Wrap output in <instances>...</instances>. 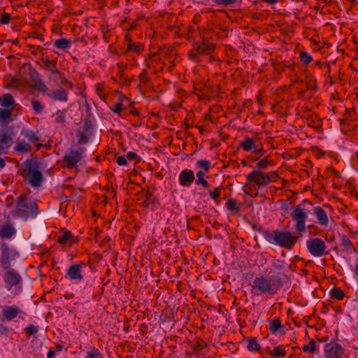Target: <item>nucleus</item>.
<instances>
[{
  "label": "nucleus",
  "mask_w": 358,
  "mask_h": 358,
  "mask_svg": "<svg viewBox=\"0 0 358 358\" xmlns=\"http://www.w3.org/2000/svg\"><path fill=\"white\" fill-rule=\"evenodd\" d=\"M292 221L295 222L294 229L298 235L292 233L289 231L275 230H263L262 231L264 239L269 243L278 245L287 250L293 249L294 245L301 237L302 234L306 232V222L308 220V215L307 210L301 205H297L293 209L291 213ZM315 227L313 225H308V229Z\"/></svg>",
  "instance_id": "nucleus-1"
},
{
  "label": "nucleus",
  "mask_w": 358,
  "mask_h": 358,
  "mask_svg": "<svg viewBox=\"0 0 358 358\" xmlns=\"http://www.w3.org/2000/svg\"><path fill=\"white\" fill-rule=\"evenodd\" d=\"M40 166L41 162L36 157L26 159L22 166V176L24 182L35 189L41 187L43 180Z\"/></svg>",
  "instance_id": "nucleus-2"
},
{
  "label": "nucleus",
  "mask_w": 358,
  "mask_h": 358,
  "mask_svg": "<svg viewBox=\"0 0 358 358\" xmlns=\"http://www.w3.org/2000/svg\"><path fill=\"white\" fill-rule=\"evenodd\" d=\"M282 286V280L280 277L271 280L264 275L256 277L252 285V294L256 296H273Z\"/></svg>",
  "instance_id": "nucleus-3"
},
{
  "label": "nucleus",
  "mask_w": 358,
  "mask_h": 358,
  "mask_svg": "<svg viewBox=\"0 0 358 358\" xmlns=\"http://www.w3.org/2000/svg\"><path fill=\"white\" fill-rule=\"evenodd\" d=\"M14 213L20 217L27 220L35 218L39 213V210L36 201L29 199L25 194H21L17 198Z\"/></svg>",
  "instance_id": "nucleus-4"
},
{
  "label": "nucleus",
  "mask_w": 358,
  "mask_h": 358,
  "mask_svg": "<svg viewBox=\"0 0 358 358\" xmlns=\"http://www.w3.org/2000/svg\"><path fill=\"white\" fill-rule=\"evenodd\" d=\"M20 135L23 136V138H18L13 148V152L18 155L31 152L32 149L31 143L41 141V138L38 136V132H35L29 129H22Z\"/></svg>",
  "instance_id": "nucleus-5"
},
{
  "label": "nucleus",
  "mask_w": 358,
  "mask_h": 358,
  "mask_svg": "<svg viewBox=\"0 0 358 358\" xmlns=\"http://www.w3.org/2000/svg\"><path fill=\"white\" fill-rule=\"evenodd\" d=\"M20 256V253L15 248L6 241L0 242V267L2 269L12 268Z\"/></svg>",
  "instance_id": "nucleus-6"
},
{
  "label": "nucleus",
  "mask_w": 358,
  "mask_h": 358,
  "mask_svg": "<svg viewBox=\"0 0 358 358\" xmlns=\"http://www.w3.org/2000/svg\"><path fill=\"white\" fill-rule=\"evenodd\" d=\"M278 177L276 172L263 173L257 169H253L252 171L245 175L248 182L255 184L259 188L266 187L269 183L275 182Z\"/></svg>",
  "instance_id": "nucleus-7"
},
{
  "label": "nucleus",
  "mask_w": 358,
  "mask_h": 358,
  "mask_svg": "<svg viewBox=\"0 0 358 358\" xmlns=\"http://www.w3.org/2000/svg\"><path fill=\"white\" fill-rule=\"evenodd\" d=\"M215 49L214 43L202 40L201 42L196 43L192 49L188 53V58L195 62L200 61L201 55H208L212 54Z\"/></svg>",
  "instance_id": "nucleus-8"
},
{
  "label": "nucleus",
  "mask_w": 358,
  "mask_h": 358,
  "mask_svg": "<svg viewBox=\"0 0 358 358\" xmlns=\"http://www.w3.org/2000/svg\"><path fill=\"white\" fill-rule=\"evenodd\" d=\"M306 248L310 255L315 257H321L329 253L325 242L320 238H313L308 240Z\"/></svg>",
  "instance_id": "nucleus-9"
},
{
  "label": "nucleus",
  "mask_w": 358,
  "mask_h": 358,
  "mask_svg": "<svg viewBox=\"0 0 358 358\" xmlns=\"http://www.w3.org/2000/svg\"><path fill=\"white\" fill-rule=\"evenodd\" d=\"M85 149L78 148L76 149H71L63 156V162L64 167L68 169H73L76 164L80 162L84 157Z\"/></svg>",
  "instance_id": "nucleus-10"
},
{
  "label": "nucleus",
  "mask_w": 358,
  "mask_h": 358,
  "mask_svg": "<svg viewBox=\"0 0 358 358\" xmlns=\"http://www.w3.org/2000/svg\"><path fill=\"white\" fill-rule=\"evenodd\" d=\"M194 91L199 99L209 100L214 92L213 85L208 80H201L194 85Z\"/></svg>",
  "instance_id": "nucleus-11"
},
{
  "label": "nucleus",
  "mask_w": 358,
  "mask_h": 358,
  "mask_svg": "<svg viewBox=\"0 0 358 358\" xmlns=\"http://www.w3.org/2000/svg\"><path fill=\"white\" fill-rule=\"evenodd\" d=\"M6 272L3 274V280L5 283L6 288L9 291L13 287H16L22 283V278L20 273L13 269L12 268L8 269H3Z\"/></svg>",
  "instance_id": "nucleus-12"
},
{
  "label": "nucleus",
  "mask_w": 358,
  "mask_h": 358,
  "mask_svg": "<svg viewBox=\"0 0 358 358\" xmlns=\"http://www.w3.org/2000/svg\"><path fill=\"white\" fill-rule=\"evenodd\" d=\"M14 131L13 127L0 128V147L7 154L10 148L13 144Z\"/></svg>",
  "instance_id": "nucleus-13"
},
{
  "label": "nucleus",
  "mask_w": 358,
  "mask_h": 358,
  "mask_svg": "<svg viewBox=\"0 0 358 358\" xmlns=\"http://www.w3.org/2000/svg\"><path fill=\"white\" fill-rule=\"evenodd\" d=\"M344 354V348L338 343L331 341L324 345V355L325 358H343Z\"/></svg>",
  "instance_id": "nucleus-14"
},
{
  "label": "nucleus",
  "mask_w": 358,
  "mask_h": 358,
  "mask_svg": "<svg viewBox=\"0 0 358 358\" xmlns=\"http://www.w3.org/2000/svg\"><path fill=\"white\" fill-rule=\"evenodd\" d=\"M85 266L86 264L83 262L70 266L65 277L69 278L71 280L75 281L76 282H82L84 279L83 267Z\"/></svg>",
  "instance_id": "nucleus-15"
},
{
  "label": "nucleus",
  "mask_w": 358,
  "mask_h": 358,
  "mask_svg": "<svg viewBox=\"0 0 358 358\" xmlns=\"http://www.w3.org/2000/svg\"><path fill=\"white\" fill-rule=\"evenodd\" d=\"M22 313V311L20 308L16 305L5 306L2 308L0 320H5L9 322L13 320L17 316L22 318V320H24V317L20 315Z\"/></svg>",
  "instance_id": "nucleus-16"
},
{
  "label": "nucleus",
  "mask_w": 358,
  "mask_h": 358,
  "mask_svg": "<svg viewBox=\"0 0 358 358\" xmlns=\"http://www.w3.org/2000/svg\"><path fill=\"white\" fill-rule=\"evenodd\" d=\"M239 146L245 152L252 151L255 154H261L264 152L262 144H255V141L248 136L240 142Z\"/></svg>",
  "instance_id": "nucleus-17"
},
{
  "label": "nucleus",
  "mask_w": 358,
  "mask_h": 358,
  "mask_svg": "<svg viewBox=\"0 0 358 358\" xmlns=\"http://www.w3.org/2000/svg\"><path fill=\"white\" fill-rule=\"evenodd\" d=\"M16 234L17 230L11 221L7 220L0 224V239L1 241L12 239L16 236Z\"/></svg>",
  "instance_id": "nucleus-18"
},
{
  "label": "nucleus",
  "mask_w": 358,
  "mask_h": 358,
  "mask_svg": "<svg viewBox=\"0 0 358 358\" xmlns=\"http://www.w3.org/2000/svg\"><path fill=\"white\" fill-rule=\"evenodd\" d=\"M145 66L144 69H147L148 71H152L153 73L162 71L164 68V64L155 54L149 55L145 59Z\"/></svg>",
  "instance_id": "nucleus-19"
},
{
  "label": "nucleus",
  "mask_w": 358,
  "mask_h": 358,
  "mask_svg": "<svg viewBox=\"0 0 358 358\" xmlns=\"http://www.w3.org/2000/svg\"><path fill=\"white\" fill-rule=\"evenodd\" d=\"M30 76L32 83L31 87L34 90L41 92H46L48 91V87L42 80L41 77L37 71L34 69L32 70L30 72Z\"/></svg>",
  "instance_id": "nucleus-20"
},
{
  "label": "nucleus",
  "mask_w": 358,
  "mask_h": 358,
  "mask_svg": "<svg viewBox=\"0 0 358 358\" xmlns=\"http://www.w3.org/2000/svg\"><path fill=\"white\" fill-rule=\"evenodd\" d=\"M195 179L194 171L191 169H185L182 170L178 177V181L182 187H189Z\"/></svg>",
  "instance_id": "nucleus-21"
},
{
  "label": "nucleus",
  "mask_w": 358,
  "mask_h": 358,
  "mask_svg": "<svg viewBox=\"0 0 358 358\" xmlns=\"http://www.w3.org/2000/svg\"><path fill=\"white\" fill-rule=\"evenodd\" d=\"M46 96L60 102H67L69 100L68 92L64 89L51 90L46 93Z\"/></svg>",
  "instance_id": "nucleus-22"
},
{
  "label": "nucleus",
  "mask_w": 358,
  "mask_h": 358,
  "mask_svg": "<svg viewBox=\"0 0 358 358\" xmlns=\"http://www.w3.org/2000/svg\"><path fill=\"white\" fill-rule=\"evenodd\" d=\"M144 50V45L141 43L130 41L127 43V49L124 51L125 55H139Z\"/></svg>",
  "instance_id": "nucleus-23"
},
{
  "label": "nucleus",
  "mask_w": 358,
  "mask_h": 358,
  "mask_svg": "<svg viewBox=\"0 0 358 358\" xmlns=\"http://www.w3.org/2000/svg\"><path fill=\"white\" fill-rule=\"evenodd\" d=\"M41 61L43 63V67L48 70L51 75H60V71L57 67V61L50 60L47 57L42 55Z\"/></svg>",
  "instance_id": "nucleus-24"
},
{
  "label": "nucleus",
  "mask_w": 358,
  "mask_h": 358,
  "mask_svg": "<svg viewBox=\"0 0 358 358\" xmlns=\"http://www.w3.org/2000/svg\"><path fill=\"white\" fill-rule=\"evenodd\" d=\"M13 110L9 108H0V125L3 127L10 123L13 119L12 118V112Z\"/></svg>",
  "instance_id": "nucleus-25"
},
{
  "label": "nucleus",
  "mask_w": 358,
  "mask_h": 358,
  "mask_svg": "<svg viewBox=\"0 0 358 358\" xmlns=\"http://www.w3.org/2000/svg\"><path fill=\"white\" fill-rule=\"evenodd\" d=\"M137 80L138 81V88L139 90L147 89L150 86L151 81L147 69H143L142 72L137 77Z\"/></svg>",
  "instance_id": "nucleus-26"
},
{
  "label": "nucleus",
  "mask_w": 358,
  "mask_h": 358,
  "mask_svg": "<svg viewBox=\"0 0 358 358\" xmlns=\"http://www.w3.org/2000/svg\"><path fill=\"white\" fill-rule=\"evenodd\" d=\"M313 210L318 223L324 227L328 226L329 220L326 211L320 206L315 207Z\"/></svg>",
  "instance_id": "nucleus-27"
},
{
  "label": "nucleus",
  "mask_w": 358,
  "mask_h": 358,
  "mask_svg": "<svg viewBox=\"0 0 358 358\" xmlns=\"http://www.w3.org/2000/svg\"><path fill=\"white\" fill-rule=\"evenodd\" d=\"M74 236L71 231L66 230L58 236L57 242L63 246H71Z\"/></svg>",
  "instance_id": "nucleus-28"
},
{
  "label": "nucleus",
  "mask_w": 358,
  "mask_h": 358,
  "mask_svg": "<svg viewBox=\"0 0 358 358\" xmlns=\"http://www.w3.org/2000/svg\"><path fill=\"white\" fill-rule=\"evenodd\" d=\"M0 105L4 108L14 110L15 107V103L13 95L9 93H6L1 96Z\"/></svg>",
  "instance_id": "nucleus-29"
},
{
  "label": "nucleus",
  "mask_w": 358,
  "mask_h": 358,
  "mask_svg": "<svg viewBox=\"0 0 358 358\" xmlns=\"http://www.w3.org/2000/svg\"><path fill=\"white\" fill-rule=\"evenodd\" d=\"M204 5H212L220 7H227L237 2V0H202Z\"/></svg>",
  "instance_id": "nucleus-30"
},
{
  "label": "nucleus",
  "mask_w": 358,
  "mask_h": 358,
  "mask_svg": "<svg viewBox=\"0 0 358 358\" xmlns=\"http://www.w3.org/2000/svg\"><path fill=\"white\" fill-rule=\"evenodd\" d=\"M287 345H278L275 346L272 350H269L268 354L275 358H282L287 355V351L285 350V348Z\"/></svg>",
  "instance_id": "nucleus-31"
},
{
  "label": "nucleus",
  "mask_w": 358,
  "mask_h": 358,
  "mask_svg": "<svg viewBox=\"0 0 358 358\" xmlns=\"http://www.w3.org/2000/svg\"><path fill=\"white\" fill-rule=\"evenodd\" d=\"M269 322L268 329L272 334H275L278 331L284 333L283 329L285 327L281 324V322L279 318H275Z\"/></svg>",
  "instance_id": "nucleus-32"
},
{
  "label": "nucleus",
  "mask_w": 358,
  "mask_h": 358,
  "mask_svg": "<svg viewBox=\"0 0 358 358\" xmlns=\"http://www.w3.org/2000/svg\"><path fill=\"white\" fill-rule=\"evenodd\" d=\"M72 44V41L67 38H60L55 40L53 43V46L62 50L69 49Z\"/></svg>",
  "instance_id": "nucleus-33"
},
{
  "label": "nucleus",
  "mask_w": 358,
  "mask_h": 358,
  "mask_svg": "<svg viewBox=\"0 0 358 358\" xmlns=\"http://www.w3.org/2000/svg\"><path fill=\"white\" fill-rule=\"evenodd\" d=\"M222 189H224V187L221 185L220 187H215L213 189H210L208 191L210 197L216 203H219L220 202V197Z\"/></svg>",
  "instance_id": "nucleus-34"
},
{
  "label": "nucleus",
  "mask_w": 358,
  "mask_h": 358,
  "mask_svg": "<svg viewBox=\"0 0 358 358\" xmlns=\"http://www.w3.org/2000/svg\"><path fill=\"white\" fill-rule=\"evenodd\" d=\"M241 203H238L236 199H230L226 203V208L229 211L238 213L241 210Z\"/></svg>",
  "instance_id": "nucleus-35"
},
{
  "label": "nucleus",
  "mask_w": 358,
  "mask_h": 358,
  "mask_svg": "<svg viewBox=\"0 0 358 358\" xmlns=\"http://www.w3.org/2000/svg\"><path fill=\"white\" fill-rule=\"evenodd\" d=\"M247 349L250 352H257L261 349V346L256 337H251L248 339Z\"/></svg>",
  "instance_id": "nucleus-36"
},
{
  "label": "nucleus",
  "mask_w": 358,
  "mask_h": 358,
  "mask_svg": "<svg viewBox=\"0 0 358 358\" xmlns=\"http://www.w3.org/2000/svg\"><path fill=\"white\" fill-rule=\"evenodd\" d=\"M206 173L204 171H199L197 173H196V178L197 179L196 180V185H202L204 188H208L209 187V183L205 179V176H206Z\"/></svg>",
  "instance_id": "nucleus-37"
},
{
  "label": "nucleus",
  "mask_w": 358,
  "mask_h": 358,
  "mask_svg": "<svg viewBox=\"0 0 358 358\" xmlns=\"http://www.w3.org/2000/svg\"><path fill=\"white\" fill-rule=\"evenodd\" d=\"M66 110H58L55 113V122L63 126L66 122Z\"/></svg>",
  "instance_id": "nucleus-38"
},
{
  "label": "nucleus",
  "mask_w": 358,
  "mask_h": 358,
  "mask_svg": "<svg viewBox=\"0 0 358 358\" xmlns=\"http://www.w3.org/2000/svg\"><path fill=\"white\" fill-rule=\"evenodd\" d=\"M341 245L343 246L345 250L355 252V246L353 245L351 241L347 237V236L343 235L341 239Z\"/></svg>",
  "instance_id": "nucleus-39"
},
{
  "label": "nucleus",
  "mask_w": 358,
  "mask_h": 358,
  "mask_svg": "<svg viewBox=\"0 0 358 358\" xmlns=\"http://www.w3.org/2000/svg\"><path fill=\"white\" fill-rule=\"evenodd\" d=\"M331 298L337 300H342L345 296L344 292L340 287H334L329 292Z\"/></svg>",
  "instance_id": "nucleus-40"
},
{
  "label": "nucleus",
  "mask_w": 358,
  "mask_h": 358,
  "mask_svg": "<svg viewBox=\"0 0 358 358\" xmlns=\"http://www.w3.org/2000/svg\"><path fill=\"white\" fill-rule=\"evenodd\" d=\"M196 167L202 169L205 173H208L212 168L210 162L207 159H201L196 162Z\"/></svg>",
  "instance_id": "nucleus-41"
},
{
  "label": "nucleus",
  "mask_w": 358,
  "mask_h": 358,
  "mask_svg": "<svg viewBox=\"0 0 358 358\" xmlns=\"http://www.w3.org/2000/svg\"><path fill=\"white\" fill-rule=\"evenodd\" d=\"M317 345L315 340L312 339L308 345H304L302 347V350L304 352H308L310 354H314L317 351Z\"/></svg>",
  "instance_id": "nucleus-42"
},
{
  "label": "nucleus",
  "mask_w": 358,
  "mask_h": 358,
  "mask_svg": "<svg viewBox=\"0 0 358 358\" xmlns=\"http://www.w3.org/2000/svg\"><path fill=\"white\" fill-rule=\"evenodd\" d=\"M300 62L303 65H308L313 61L312 56L306 51H301L299 55Z\"/></svg>",
  "instance_id": "nucleus-43"
},
{
  "label": "nucleus",
  "mask_w": 358,
  "mask_h": 358,
  "mask_svg": "<svg viewBox=\"0 0 358 358\" xmlns=\"http://www.w3.org/2000/svg\"><path fill=\"white\" fill-rule=\"evenodd\" d=\"M85 358H103V355L99 350V349L95 347H90V350H89Z\"/></svg>",
  "instance_id": "nucleus-44"
},
{
  "label": "nucleus",
  "mask_w": 358,
  "mask_h": 358,
  "mask_svg": "<svg viewBox=\"0 0 358 358\" xmlns=\"http://www.w3.org/2000/svg\"><path fill=\"white\" fill-rule=\"evenodd\" d=\"M124 99H129L127 96H123L121 97L120 99V102L115 104V106H110V110L111 111H113V113H116V114H118V115L120 117L121 115H120V113L123 110V105H122V101Z\"/></svg>",
  "instance_id": "nucleus-45"
},
{
  "label": "nucleus",
  "mask_w": 358,
  "mask_h": 358,
  "mask_svg": "<svg viewBox=\"0 0 358 358\" xmlns=\"http://www.w3.org/2000/svg\"><path fill=\"white\" fill-rule=\"evenodd\" d=\"M271 266L274 271L279 272L285 267V262L280 259H273L271 262Z\"/></svg>",
  "instance_id": "nucleus-46"
},
{
  "label": "nucleus",
  "mask_w": 358,
  "mask_h": 358,
  "mask_svg": "<svg viewBox=\"0 0 358 358\" xmlns=\"http://www.w3.org/2000/svg\"><path fill=\"white\" fill-rule=\"evenodd\" d=\"M57 76L60 79V83L63 86L71 90L73 88L72 82L66 78L63 73L60 71V75H57Z\"/></svg>",
  "instance_id": "nucleus-47"
},
{
  "label": "nucleus",
  "mask_w": 358,
  "mask_h": 358,
  "mask_svg": "<svg viewBox=\"0 0 358 358\" xmlns=\"http://www.w3.org/2000/svg\"><path fill=\"white\" fill-rule=\"evenodd\" d=\"M24 331L27 334V337L29 338L31 336L35 335L38 333V327L32 324H29L24 328Z\"/></svg>",
  "instance_id": "nucleus-48"
},
{
  "label": "nucleus",
  "mask_w": 358,
  "mask_h": 358,
  "mask_svg": "<svg viewBox=\"0 0 358 358\" xmlns=\"http://www.w3.org/2000/svg\"><path fill=\"white\" fill-rule=\"evenodd\" d=\"M270 164L271 162L267 159V157H264L257 163L256 166L254 169H257L259 171L261 169L264 170L266 169Z\"/></svg>",
  "instance_id": "nucleus-49"
},
{
  "label": "nucleus",
  "mask_w": 358,
  "mask_h": 358,
  "mask_svg": "<svg viewBox=\"0 0 358 358\" xmlns=\"http://www.w3.org/2000/svg\"><path fill=\"white\" fill-rule=\"evenodd\" d=\"M31 106L36 114H40L44 110V106L38 100H32Z\"/></svg>",
  "instance_id": "nucleus-50"
},
{
  "label": "nucleus",
  "mask_w": 358,
  "mask_h": 358,
  "mask_svg": "<svg viewBox=\"0 0 358 358\" xmlns=\"http://www.w3.org/2000/svg\"><path fill=\"white\" fill-rule=\"evenodd\" d=\"M208 346L207 343L201 338H199L196 341L193 347L194 351L201 350Z\"/></svg>",
  "instance_id": "nucleus-51"
},
{
  "label": "nucleus",
  "mask_w": 358,
  "mask_h": 358,
  "mask_svg": "<svg viewBox=\"0 0 358 358\" xmlns=\"http://www.w3.org/2000/svg\"><path fill=\"white\" fill-rule=\"evenodd\" d=\"M95 88L97 95L101 99L103 100L106 96L103 83H97L95 85Z\"/></svg>",
  "instance_id": "nucleus-52"
},
{
  "label": "nucleus",
  "mask_w": 358,
  "mask_h": 358,
  "mask_svg": "<svg viewBox=\"0 0 358 358\" xmlns=\"http://www.w3.org/2000/svg\"><path fill=\"white\" fill-rule=\"evenodd\" d=\"M76 137L78 138V144L79 145L86 144L89 141V138L84 133L76 134Z\"/></svg>",
  "instance_id": "nucleus-53"
},
{
  "label": "nucleus",
  "mask_w": 358,
  "mask_h": 358,
  "mask_svg": "<svg viewBox=\"0 0 358 358\" xmlns=\"http://www.w3.org/2000/svg\"><path fill=\"white\" fill-rule=\"evenodd\" d=\"M10 19V15L8 13L3 12L1 15L0 23L2 24H8Z\"/></svg>",
  "instance_id": "nucleus-54"
},
{
  "label": "nucleus",
  "mask_w": 358,
  "mask_h": 358,
  "mask_svg": "<svg viewBox=\"0 0 358 358\" xmlns=\"http://www.w3.org/2000/svg\"><path fill=\"white\" fill-rule=\"evenodd\" d=\"M127 158L129 159V160H136V162H138L141 161V157H139L136 152H132V151H130L129 152H127Z\"/></svg>",
  "instance_id": "nucleus-55"
},
{
  "label": "nucleus",
  "mask_w": 358,
  "mask_h": 358,
  "mask_svg": "<svg viewBox=\"0 0 358 358\" xmlns=\"http://www.w3.org/2000/svg\"><path fill=\"white\" fill-rule=\"evenodd\" d=\"M10 331V329L6 325L0 322V336H8Z\"/></svg>",
  "instance_id": "nucleus-56"
},
{
  "label": "nucleus",
  "mask_w": 358,
  "mask_h": 358,
  "mask_svg": "<svg viewBox=\"0 0 358 358\" xmlns=\"http://www.w3.org/2000/svg\"><path fill=\"white\" fill-rule=\"evenodd\" d=\"M116 162L120 166H127V159L124 156H119L116 159Z\"/></svg>",
  "instance_id": "nucleus-57"
},
{
  "label": "nucleus",
  "mask_w": 358,
  "mask_h": 358,
  "mask_svg": "<svg viewBox=\"0 0 358 358\" xmlns=\"http://www.w3.org/2000/svg\"><path fill=\"white\" fill-rule=\"evenodd\" d=\"M139 26L138 22L135 20L132 23L129 24V27L127 28L128 31H131L137 29V27Z\"/></svg>",
  "instance_id": "nucleus-58"
},
{
  "label": "nucleus",
  "mask_w": 358,
  "mask_h": 358,
  "mask_svg": "<svg viewBox=\"0 0 358 358\" xmlns=\"http://www.w3.org/2000/svg\"><path fill=\"white\" fill-rule=\"evenodd\" d=\"M324 68L326 69L325 76L331 80V77L330 76L331 73V66L328 63L324 64Z\"/></svg>",
  "instance_id": "nucleus-59"
},
{
  "label": "nucleus",
  "mask_w": 358,
  "mask_h": 358,
  "mask_svg": "<svg viewBox=\"0 0 358 358\" xmlns=\"http://www.w3.org/2000/svg\"><path fill=\"white\" fill-rule=\"evenodd\" d=\"M150 203L152 205L154 208H158L160 206V201L158 198H153L150 201Z\"/></svg>",
  "instance_id": "nucleus-60"
},
{
  "label": "nucleus",
  "mask_w": 358,
  "mask_h": 358,
  "mask_svg": "<svg viewBox=\"0 0 358 358\" xmlns=\"http://www.w3.org/2000/svg\"><path fill=\"white\" fill-rule=\"evenodd\" d=\"M92 128L91 121L89 120H85L84 122L83 129L85 131H89Z\"/></svg>",
  "instance_id": "nucleus-61"
},
{
  "label": "nucleus",
  "mask_w": 358,
  "mask_h": 358,
  "mask_svg": "<svg viewBox=\"0 0 358 358\" xmlns=\"http://www.w3.org/2000/svg\"><path fill=\"white\" fill-rule=\"evenodd\" d=\"M129 113H130V114H131L134 116H136V117L140 116V112L135 107H133L131 109H130Z\"/></svg>",
  "instance_id": "nucleus-62"
},
{
  "label": "nucleus",
  "mask_w": 358,
  "mask_h": 358,
  "mask_svg": "<svg viewBox=\"0 0 358 358\" xmlns=\"http://www.w3.org/2000/svg\"><path fill=\"white\" fill-rule=\"evenodd\" d=\"M55 356V352L52 350H50L47 354V358H54Z\"/></svg>",
  "instance_id": "nucleus-63"
},
{
  "label": "nucleus",
  "mask_w": 358,
  "mask_h": 358,
  "mask_svg": "<svg viewBox=\"0 0 358 358\" xmlns=\"http://www.w3.org/2000/svg\"><path fill=\"white\" fill-rule=\"evenodd\" d=\"M117 67L118 68V69L120 71H124L125 66H126V64H124V63H122V62H120V63H117L116 64Z\"/></svg>",
  "instance_id": "nucleus-64"
}]
</instances>
